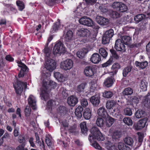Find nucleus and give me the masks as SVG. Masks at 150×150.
Listing matches in <instances>:
<instances>
[{
    "label": "nucleus",
    "instance_id": "obj_11",
    "mask_svg": "<svg viewBox=\"0 0 150 150\" xmlns=\"http://www.w3.org/2000/svg\"><path fill=\"white\" fill-rule=\"evenodd\" d=\"M79 22L80 24L88 26L91 27L93 24V21L91 19L84 17L80 19Z\"/></svg>",
    "mask_w": 150,
    "mask_h": 150
},
{
    "label": "nucleus",
    "instance_id": "obj_49",
    "mask_svg": "<svg viewBox=\"0 0 150 150\" xmlns=\"http://www.w3.org/2000/svg\"><path fill=\"white\" fill-rule=\"evenodd\" d=\"M110 16L113 18H117L120 17V14L117 11H112L110 13Z\"/></svg>",
    "mask_w": 150,
    "mask_h": 150
},
{
    "label": "nucleus",
    "instance_id": "obj_35",
    "mask_svg": "<svg viewBox=\"0 0 150 150\" xmlns=\"http://www.w3.org/2000/svg\"><path fill=\"white\" fill-rule=\"evenodd\" d=\"M133 93L132 89L130 87L125 88L122 91V94L124 96L130 95Z\"/></svg>",
    "mask_w": 150,
    "mask_h": 150
},
{
    "label": "nucleus",
    "instance_id": "obj_37",
    "mask_svg": "<svg viewBox=\"0 0 150 150\" xmlns=\"http://www.w3.org/2000/svg\"><path fill=\"white\" fill-rule=\"evenodd\" d=\"M124 141L125 143L129 146L132 145L134 141L133 139L130 137H126L124 139Z\"/></svg>",
    "mask_w": 150,
    "mask_h": 150
},
{
    "label": "nucleus",
    "instance_id": "obj_38",
    "mask_svg": "<svg viewBox=\"0 0 150 150\" xmlns=\"http://www.w3.org/2000/svg\"><path fill=\"white\" fill-rule=\"evenodd\" d=\"M73 37V33L71 30L68 31L65 35V39L67 41H70Z\"/></svg>",
    "mask_w": 150,
    "mask_h": 150
},
{
    "label": "nucleus",
    "instance_id": "obj_41",
    "mask_svg": "<svg viewBox=\"0 0 150 150\" xmlns=\"http://www.w3.org/2000/svg\"><path fill=\"white\" fill-rule=\"evenodd\" d=\"M132 69V67L131 66H128L125 68L123 69L122 72L123 76H126L131 71Z\"/></svg>",
    "mask_w": 150,
    "mask_h": 150
},
{
    "label": "nucleus",
    "instance_id": "obj_62",
    "mask_svg": "<svg viewBox=\"0 0 150 150\" xmlns=\"http://www.w3.org/2000/svg\"><path fill=\"white\" fill-rule=\"evenodd\" d=\"M99 8L100 11L103 13L106 12L108 11L107 7L104 6H100Z\"/></svg>",
    "mask_w": 150,
    "mask_h": 150
},
{
    "label": "nucleus",
    "instance_id": "obj_6",
    "mask_svg": "<svg viewBox=\"0 0 150 150\" xmlns=\"http://www.w3.org/2000/svg\"><path fill=\"white\" fill-rule=\"evenodd\" d=\"M112 7L120 12H124L127 10V6L124 4L119 2H115L112 5Z\"/></svg>",
    "mask_w": 150,
    "mask_h": 150
},
{
    "label": "nucleus",
    "instance_id": "obj_15",
    "mask_svg": "<svg viewBox=\"0 0 150 150\" xmlns=\"http://www.w3.org/2000/svg\"><path fill=\"white\" fill-rule=\"evenodd\" d=\"M67 102L70 106L74 107L78 103V98L75 96H71L68 97Z\"/></svg>",
    "mask_w": 150,
    "mask_h": 150
},
{
    "label": "nucleus",
    "instance_id": "obj_8",
    "mask_svg": "<svg viewBox=\"0 0 150 150\" xmlns=\"http://www.w3.org/2000/svg\"><path fill=\"white\" fill-rule=\"evenodd\" d=\"M17 63L18 64V67L21 68V70L18 74V76L19 78L22 77L28 71V68L25 65L21 62L18 61Z\"/></svg>",
    "mask_w": 150,
    "mask_h": 150
},
{
    "label": "nucleus",
    "instance_id": "obj_39",
    "mask_svg": "<svg viewBox=\"0 0 150 150\" xmlns=\"http://www.w3.org/2000/svg\"><path fill=\"white\" fill-rule=\"evenodd\" d=\"M147 83L144 79L142 80L141 82L140 88L143 91H146L147 89Z\"/></svg>",
    "mask_w": 150,
    "mask_h": 150
},
{
    "label": "nucleus",
    "instance_id": "obj_58",
    "mask_svg": "<svg viewBox=\"0 0 150 150\" xmlns=\"http://www.w3.org/2000/svg\"><path fill=\"white\" fill-rule=\"evenodd\" d=\"M113 59L112 58H110L106 62L102 64V67H106L110 65L112 63Z\"/></svg>",
    "mask_w": 150,
    "mask_h": 150
},
{
    "label": "nucleus",
    "instance_id": "obj_24",
    "mask_svg": "<svg viewBox=\"0 0 150 150\" xmlns=\"http://www.w3.org/2000/svg\"><path fill=\"white\" fill-rule=\"evenodd\" d=\"M92 116V112L89 108H86L84 112L83 116L84 118L86 120H89Z\"/></svg>",
    "mask_w": 150,
    "mask_h": 150
},
{
    "label": "nucleus",
    "instance_id": "obj_48",
    "mask_svg": "<svg viewBox=\"0 0 150 150\" xmlns=\"http://www.w3.org/2000/svg\"><path fill=\"white\" fill-rule=\"evenodd\" d=\"M86 52L84 51L83 49L78 51L76 53L77 57L80 58H82L86 54Z\"/></svg>",
    "mask_w": 150,
    "mask_h": 150
},
{
    "label": "nucleus",
    "instance_id": "obj_34",
    "mask_svg": "<svg viewBox=\"0 0 150 150\" xmlns=\"http://www.w3.org/2000/svg\"><path fill=\"white\" fill-rule=\"evenodd\" d=\"M116 102L114 100H111L108 101L106 103V108L109 109H111L115 105Z\"/></svg>",
    "mask_w": 150,
    "mask_h": 150
},
{
    "label": "nucleus",
    "instance_id": "obj_31",
    "mask_svg": "<svg viewBox=\"0 0 150 150\" xmlns=\"http://www.w3.org/2000/svg\"><path fill=\"white\" fill-rule=\"evenodd\" d=\"M117 148L119 150H130L129 146L122 142H119L118 143Z\"/></svg>",
    "mask_w": 150,
    "mask_h": 150
},
{
    "label": "nucleus",
    "instance_id": "obj_46",
    "mask_svg": "<svg viewBox=\"0 0 150 150\" xmlns=\"http://www.w3.org/2000/svg\"><path fill=\"white\" fill-rule=\"evenodd\" d=\"M121 132L120 131H115L113 133L112 138L113 139H117L121 136Z\"/></svg>",
    "mask_w": 150,
    "mask_h": 150
},
{
    "label": "nucleus",
    "instance_id": "obj_25",
    "mask_svg": "<svg viewBox=\"0 0 150 150\" xmlns=\"http://www.w3.org/2000/svg\"><path fill=\"white\" fill-rule=\"evenodd\" d=\"M136 117L137 118H140L144 117L146 115L145 112L142 110H138L135 113Z\"/></svg>",
    "mask_w": 150,
    "mask_h": 150
},
{
    "label": "nucleus",
    "instance_id": "obj_55",
    "mask_svg": "<svg viewBox=\"0 0 150 150\" xmlns=\"http://www.w3.org/2000/svg\"><path fill=\"white\" fill-rule=\"evenodd\" d=\"M110 39H111L110 38L103 35L102 41V43L103 44H108L110 42Z\"/></svg>",
    "mask_w": 150,
    "mask_h": 150
},
{
    "label": "nucleus",
    "instance_id": "obj_13",
    "mask_svg": "<svg viewBox=\"0 0 150 150\" xmlns=\"http://www.w3.org/2000/svg\"><path fill=\"white\" fill-rule=\"evenodd\" d=\"M95 69L92 66H87L84 69V74L87 76L91 77L94 74Z\"/></svg>",
    "mask_w": 150,
    "mask_h": 150
},
{
    "label": "nucleus",
    "instance_id": "obj_43",
    "mask_svg": "<svg viewBox=\"0 0 150 150\" xmlns=\"http://www.w3.org/2000/svg\"><path fill=\"white\" fill-rule=\"evenodd\" d=\"M120 66L119 64L115 63L112 66V72L115 74H116L118 71V70L120 69Z\"/></svg>",
    "mask_w": 150,
    "mask_h": 150
},
{
    "label": "nucleus",
    "instance_id": "obj_29",
    "mask_svg": "<svg viewBox=\"0 0 150 150\" xmlns=\"http://www.w3.org/2000/svg\"><path fill=\"white\" fill-rule=\"evenodd\" d=\"M113 79L110 77H108L105 80L104 83L105 86L109 87L111 86L113 83Z\"/></svg>",
    "mask_w": 150,
    "mask_h": 150
},
{
    "label": "nucleus",
    "instance_id": "obj_50",
    "mask_svg": "<svg viewBox=\"0 0 150 150\" xmlns=\"http://www.w3.org/2000/svg\"><path fill=\"white\" fill-rule=\"evenodd\" d=\"M16 4L18 6L19 10L22 11L25 7V5L24 3L20 1H18L16 2Z\"/></svg>",
    "mask_w": 150,
    "mask_h": 150
},
{
    "label": "nucleus",
    "instance_id": "obj_22",
    "mask_svg": "<svg viewBox=\"0 0 150 150\" xmlns=\"http://www.w3.org/2000/svg\"><path fill=\"white\" fill-rule=\"evenodd\" d=\"M60 20L58 19L57 20V21L55 22L52 28L51 29V32L52 33H54V32H55L57 31V30H58L59 28L60 27H61L62 26V27H63V25H61L60 24Z\"/></svg>",
    "mask_w": 150,
    "mask_h": 150
},
{
    "label": "nucleus",
    "instance_id": "obj_19",
    "mask_svg": "<svg viewBox=\"0 0 150 150\" xmlns=\"http://www.w3.org/2000/svg\"><path fill=\"white\" fill-rule=\"evenodd\" d=\"M101 60V57L97 53L93 54L91 58V61L94 64L98 63Z\"/></svg>",
    "mask_w": 150,
    "mask_h": 150
},
{
    "label": "nucleus",
    "instance_id": "obj_32",
    "mask_svg": "<svg viewBox=\"0 0 150 150\" xmlns=\"http://www.w3.org/2000/svg\"><path fill=\"white\" fill-rule=\"evenodd\" d=\"M122 42L125 45H128L131 40V38L128 36H121Z\"/></svg>",
    "mask_w": 150,
    "mask_h": 150
},
{
    "label": "nucleus",
    "instance_id": "obj_42",
    "mask_svg": "<svg viewBox=\"0 0 150 150\" xmlns=\"http://www.w3.org/2000/svg\"><path fill=\"white\" fill-rule=\"evenodd\" d=\"M99 53L103 58H105L108 55V52L104 48H101L99 50Z\"/></svg>",
    "mask_w": 150,
    "mask_h": 150
},
{
    "label": "nucleus",
    "instance_id": "obj_3",
    "mask_svg": "<svg viewBox=\"0 0 150 150\" xmlns=\"http://www.w3.org/2000/svg\"><path fill=\"white\" fill-rule=\"evenodd\" d=\"M46 64L45 68L50 71H52L56 68V62L51 58L50 56H45Z\"/></svg>",
    "mask_w": 150,
    "mask_h": 150
},
{
    "label": "nucleus",
    "instance_id": "obj_57",
    "mask_svg": "<svg viewBox=\"0 0 150 150\" xmlns=\"http://www.w3.org/2000/svg\"><path fill=\"white\" fill-rule=\"evenodd\" d=\"M140 99V96H133L131 100L132 102L136 103H138L139 102Z\"/></svg>",
    "mask_w": 150,
    "mask_h": 150
},
{
    "label": "nucleus",
    "instance_id": "obj_36",
    "mask_svg": "<svg viewBox=\"0 0 150 150\" xmlns=\"http://www.w3.org/2000/svg\"><path fill=\"white\" fill-rule=\"evenodd\" d=\"M105 121L101 117L98 118L96 120V125L100 127H103L105 124Z\"/></svg>",
    "mask_w": 150,
    "mask_h": 150
},
{
    "label": "nucleus",
    "instance_id": "obj_16",
    "mask_svg": "<svg viewBox=\"0 0 150 150\" xmlns=\"http://www.w3.org/2000/svg\"><path fill=\"white\" fill-rule=\"evenodd\" d=\"M96 21L98 23L102 25H106L109 23L108 19L101 16L97 17L96 18Z\"/></svg>",
    "mask_w": 150,
    "mask_h": 150
},
{
    "label": "nucleus",
    "instance_id": "obj_63",
    "mask_svg": "<svg viewBox=\"0 0 150 150\" xmlns=\"http://www.w3.org/2000/svg\"><path fill=\"white\" fill-rule=\"evenodd\" d=\"M127 21L126 20V17H122L119 20V23L121 24H125L127 23Z\"/></svg>",
    "mask_w": 150,
    "mask_h": 150
},
{
    "label": "nucleus",
    "instance_id": "obj_21",
    "mask_svg": "<svg viewBox=\"0 0 150 150\" xmlns=\"http://www.w3.org/2000/svg\"><path fill=\"white\" fill-rule=\"evenodd\" d=\"M135 64L137 67H138L140 69H143L147 66L148 62L146 61L142 62H139L136 61L135 62Z\"/></svg>",
    "mask_w": 150,
    "mask_h": 150
},
{
    "label": "nucleus",
    "instance_id": "obj_9",
    "mask_svg": "<svg viewBox=\"0 0 150 150\" xmlns=\"http://www.w3.org/2000/svg\"><path fill=\"white\" fill-rule=\"evenodd\" d=\"M124 44L121 40L118 39L115 41V48L117 51L125 52V46Z\"/></svg>",
    "mask_w": 150,
    "mask_h": 150
},
{
    "label": "nucleus",
    "instance_id": "obj_59",
    "mask_svg": "<svg viewBox=\"0 0 150 150\" xmlns=\"http://www.w3.org/2000/svg\"><path fill=\"white\" fill-rule=\"evenodd\" d=\"M110 51L112 54V56L115 59H119V57L117 54L116 53L115 50L113 49L110 50Z\"/></svg>",
    "mask_w": 150,
    "mask_h": 150
},
{
    "label": "nucleus",
    "instance_id": "obj_4",
    "mask_svg": "<svg viewBox=\"0 0 150 150\" xmlns=\"http://www.w3.org/2000/svg\"><path fill=\"white\" fill-rule=\"evenodd\" d=\"M27 83L26 82H23L17 80L15 84H13L14 88L16 94L20 96L23 88H26Z\"/></svg>",
    "mask_w": 150,
    "mask_h": 150
},
{
    "label": "nucleus",
    "instance_id": "obj_27",
    "mask_svg": "<svg viewBox=\"0 0 150 150\" xmlns=\"http://www.w3.org/2000/svg\"><path fill=\"white\" fill-rule=\"evenodd\" d=\"M80 125L82 133L84 135H86L88 132V129L86 122H83L80 123Z\"/></svg>",
    "mask_w": 150,
    "mask_h": 150
},
{
    "label": "nucleus",
    "instance_id": "obj_28",
    "mask_svg": "<svg viewBox=\"0 0 150 150\" xmlns=\"http://www.w3.org/2000/svg\"><path fill=\"white\" fill-rule=\"evenodd\" d=\"M83 110V107L81 105L79 106L76 109L75 112L76 116L78 118H80L82 116V112Z\"/></svg>",
    "mask_w": 150,
    "mask_h": 150
},
{
    "label": "nucleus",
    "instance_id": "obj_30",
    "mask_svg": "<svg viewBox=\"0 0 150 150\" xmlns=\"http://www.w3.org/2000/svg\"><path fill=\"white\" fill-rule=\"evenodd\" d=\"M145 18V16L144 14H139L134 16V20L135 23H138L142 21Z\"/></svg>",
    "mask_w": 150,
    "mask_h": 150
},
{
    "label": "nucleus",
    "instance_id": "obj_44",
    "mask_svg": "<svg viewBox=\"0 0 150 150\" xmlns=\"http://www.w3.org/2000/svg\"><path fill=\"white\" fill-rule=\"evenodd\" d=\"M114 35V31L112 29H110L107 31L103 35L111 39Z\"/></svg>",
    "mask_w": 150,
    "mask_h": 150
},
{
    "label": "nucleus",
    "instance_id": "obj_53",
    "mask_svg": "<svg viewBox=\"0 0 150 150\" xmlns=\"http://www.w3.org/2000/svg\"><path fill=\"white\" fill-rule=\"evenodd\" d=\"M85 85L84 83H82L78 86L77 88V90L80 93L83 92V90L85 87Z\"/></svg>",
    "mask_w": 150,
    "mask_h": 150
},
{
    "label": "nucleus",
    "instance_id": "obj_40",
    "mask_svg": "<svg viewBox=\"0 0 150 150\" xmlns=\"http://www.w3.org/2000/svg\"><path fill=\"white\" fill-rule=\"evenodd\" d=\"M115 120L113 118L109 117L106 120V125L108 127H110L114 123Z\"/></svg>",
    "mask_w": 150,
    "mask_h": 150
},
{
    "label": "nucleus",
    "instance_id": "obj_47",
    "mask_svg": "<svg viewBox=\"0 0 150 150\" xmlns=\"http://www.w3.org/2000/svg\"><path fill=\"white\" fill-rule=\"evenodd\" d=\"M124 122L128 126H131L132 124V121L129 117H125L123 120Z\"/></svg>",
    "mask_w": 150,
    "mask_h": 150
},
{
    "label": "nucleus",
    "instance_id": "obj_26",
    "mask_svg": "<svg viewBox=\"0 0 150 150\" xmlns=\"http://www.w3.org/2000/svg\"><path fill=\"white\" fill-rule=\"evenodd\" d=\"M67 108L64 106H60L58 107L57 110V112L58 114L61 116L65 115L67 112Z\"/></svg>",
    "mask_w": 150,
    "mask_h": 150
},
{
    "label": "nucleus",
    "instance_id": "obj_33",
    "mask_svg": "<svg viewBox=\"0 0 150 150\" xmlns=\"http://www.w3.org/2000/svg\"><path fill=\"white\" fill-rule=\"evenodd\" d=\"M54 76L59 81H64V78L62 74L59 72H56L54 73Z\"/></svg>",
    "mask_w": 150,
    "mask_h": 150
},
{
    "label": "nucleus",
    "instance_id": "obj_23",
    "mask_svg": "<svg viewBox=\"0 0 150 150\" xmlns=\"http://www.w3.org/2000/svg\"><path fill=\"white\" fill-rule=\"evenodd\" d=\"M143 103L144 106L147 107H150V93H148L144 97Z\"/></svg>",
    "mask_w": 150,
    "mask_h": 150
},
{
    "label": "nucleus",
    "instance_id": "obj_61",
    "mask_svg": "<svg viewBox=\"0 0 150 150\" xmlns=\"http://www.w3.org/2000/svg\"><path fill=\"white\" fill-rule=\"evenodd\" d=\"M45 141L48 146H50L52 145V143L51 140L47 136H46L45 137Z\"/></svg>",
    "mask_w": 150,
    "mask_h": 150
},
{
    "label": "nucleus",
    "instance_id": "obj_64",
    "mask_svg": "<svg viewBox=\"0 0 150 150\" xmlns=\"http://www.w3.org/2000/svg\"><path fill=\"white\" fill-rule=\"evenodd\" d=\"M54 101L52 100H50L48 101L47 103V106L48 108H51L52 106L54 103H55Z\"/></svg>",
    "mask_w": 150,
    "mask_h": 150
},
{
    "label": "nucleus",
    "instance_id": "obj_18",
    "mask_svg": "<svg viewBox=\"0 0 150 150\" xmlns=\"http://www.w3.org/2000/svg\"><path fill=\"white\" fill-rule=\"evenodd\" d=\"M28 103L30 106L33 110L36 108V101L35 97L32 95H30L28 99Z\"/></svg>",
    "mask_w": 150,
    "mask_h": 150
},
{
    "label": "nucleus",
    "instance_id": "obj_60",
    "mask_svg": "<svg viewBox=\"0 0 150 150\" xmlns=\"http://www.w3.org/2000/svg\"><path fill=\"white\" fill-rule=\"evenodd\" d=\"M56 0H46L45 3L46 4L50 6H52L54 4Z\"/></svg>",
    "mask_w": 150,
    "mask_h": 150
},
{
    "label": "nucleus",
    "instance_id": "obj_5",
    "mask_svg": "<svg viewBox=\"0 0 150 150\" xmlns=\"http://www.w3.org/2000/svg\"><path fill=\"white\" fill-rule=\"evenodd\" d=\"M65 48L63 44L60 41H57L54 46L53 53L54 55L64 53Z\"/></svg>",
    "mask_w": 150,
    "mask_h": 150
},
{
    "label": "nucleus",
    "instance_id": "obj_51",
    "mask_svg": "<svg viewBox=\"0 0 150 150\" xmlns=\"http://www.w3.org/2000/svg\"><path fill=\"white\" fill-rule=\"evenodd\" d=\"M18 142L19 143L21 144H25L26 145L25 139V136L23 135H19L18 137Z\"/></svg>",
    "mask_w": 150,
    "mask_h": 150
},
{
    "label": "nucleus",
    "instance_id": "obj_54",
    "mask_svg": "<svg viewBox=\"0 0 150 150\" xmlns=\"http://www.w3.org/2000/svg\"><path fill=\"white\" fill-rule=\"evenodd\" d=\"M113 95L112 93L110 91H105L103 94L104 97L106 98H110Z\"/></svg>",
    "mask_w": 150,
    "mask_h": 150
},
{
    "label": "nucleus",
    "instance_id": "obj_20",
    "mask_svg": "<svg viewBox=\"0 0 150 150\" xmlns=\"http://www.w3.org/2000/svg\"><path fill=\"white\" fill-rule=\"evenodd\" d=\"M97 113L99 116L104 118H105L108 115V114L105 108L103 107L99 108L98 110Z\"/></svg>",
    "mask_w": 150,
    "mask_h": 150
},
{
    "label": "nucleus",
    "instance_id": "obj_7",
    "mask_svg": "<svg viewBox=\"0 0 150 150\" xmlns=\"http://www.w3.org/2000/svg\"><path fill=\"white\" fill-rule=\"evenodd\" d=\"M73 62L71 59L65 60L62 62L60 65V67L64 70H68L71 69L73 67Z\"/></svg>",
    "mask_w": 150,
    "mask_h": 150
},
{
    "label": "nucleus",
    "instance_id": "obj_52",
    "mask_svg": "<svg viewBox=\"0 0 150 150\" xmlns=\"http://www.w3.org/2000/svg\"><path fill=\"white\" fill-rule=\"evenodd\" d=\"M80 102L82 107H85L88 105V102L87 99L83 98L80 99Z\"/></svg>",
    "mask_w": 150,
    "mask_h": 150
},
{
    "label": "nucleus",
    "instance_id": "obj_14",
    "mask_svg": "<svg viewBox=\"0 0 150 150\" xmlns=\"http://www.w3.org/2000/svg\"><path fill=\"white\" fill-rule=\"evenodd\" d=\"M132 104L130 103L126 104V108L123 110V113L125 115L131 116L132 114Z\"/></svg>",
    "mask_w": 150,
    "mask_h": 150
},
{
    "label": "nucleus",
    "instance_id": "obj_10",
    "mask_svg": "<svg viewBox=\"0 0 150 150\" xmlns=\"http://www.w3.org/2000/svg\"><path fill=\"white\" fill-rule=\"evenodd\" d=\"M89 30L87 29L82 28L78 30L76 32L77 35L79 37H87L90 35Z\"/></svg>",
    "mask_w": 150,
    "mask_h": 150
},
{
    "label": "nucleus",
    "instance_id": "obj_1",
    "mask_svg": "<svg viewBox=\"0 0 150 150\" xmlns=\"http://www.w3.org/2000/svg\"><path fill=\"white\" fill-rule=\"evenodd\" d=\"M57 83L53 81L50 80L48 83L44 80L43 82V88L40 93L41 99L46 101L50 96V93L52 88L57 87Z\"/></svg>",
    "mask_w": 150,
    "mask_h": 150
},
{
    "label": "nucleus",
    "instance_id": "obj_45",
    "mask_svg": "<svg viewBox=\"0 0 150 150\" xmlns=\"http://www.w3.org/2000/svg\"><path fill=\"white\" fill-rule=\"evenodd\" d=\"M49 43L47 42L45 46V48L44 49L45 56H50L52 54L51 51L47 47Z\"/></svg>",
    "mask_w": 150,
    "mask_h": 150
},
{
    "label": "nucleus",
    "instance_id": "obj_12",
    "mask_svg": "<svg viewBox=\"0 0 150 150\" xmlns=\"http://www.w3.org/2000/svg\"><path fill=\"white\" fill-rule=\"evenodd\" d=\"M100 94L97 93L95 95L91 97L90 101L92 105L95 106H97L100 102Z\"/></svg>",
    "mask_w": 150,
    "mask_h": 150
},
{
    "label": "nucleus",
    "instance_id": "obj_17",
    "mask_svg": "<svg viewBox=\"0 0 150 150\" xmlns=\"http://www.w3.org/2000/svg\"><path fill=\"white\" fill-rule=\"evenodd\" d=\"M147 118H144L140 120L137 125L135 126V129L138 130L141 129L145 126Z\"/></svg>",
    "mask_w": 150,
    "mask_h": 150
},
{
    "label": "nucleus",
    "instance_id": "obj_2",
    "mask_svg": "<svg viewBox=\"0 0 150 150\" xmlns=\"http://www.w3.org/2000/svg\"><path fill=\"white\" fill-rule=\"evenodd\" d=\"M90 131L92 135H89L88 139L91 142L92 139H97L99 141L104 140V137L98 128L96 127H93L91 129Z\"/></svg>",
    "mask_w": 150,
    "mask_h": 150
},
{
    "label": "nucleus",
    "instance_id": "obj_56",
    "mask_svg": "<svg viewBox=\"0 0 150 150\" xmlns=\"http://www.w3.org/2000/svg\"><path fill=\"white\" fill-rule=\"evenodd\" d=\"M31 109L30 106H26L25 110V115L26 117H28L30 115Z\"/></svg>",
    "mask_w": 150,
    "mask_h": 150
}]
</instances>
